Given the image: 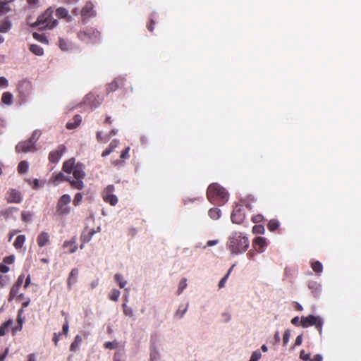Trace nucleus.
<instances>
[{"label": "nucleus", "instance_id": "f257e3e1", "mask_svg": "<svg viewBox=\"0 0 361 361\" xmlns=\"http://www.w3.org/2000/svg\"><path fill=\"white\" fill-rule=\"evenodd\" d=\"M84 166L79 163H75V159L72 158L63 163V170L67 173H73L74 180H70L71 185L78 190H82L84 188L82 179L85 177Z\"/></svg>", "mask_w": 361, "mask_h": 361}, {"label": "nucleus", "instance_id": "f03ea898", "mask_svg": "<svg viewBox=\"0 0 361 361\" xmlns=\"http://www.w3.org/2000/svg\"><path fill=\"white\" fill-rule=\"evenodd\" d=\"M228 247L233 255L245 252L249 247L248 238L241 232H234L228 238Z\"/></svg>", "mask_w": 361, "mask_h": 361}, {"label": "nucleus", "instance_id": "7ed1b4c3", "mask_svg": "<svg viewBox=\"0 0 361 361\" xmlns=\"http://www.w3.org/2000/svg\"><path fill=\"white\" fill-rule=\"evenodd\" d=\"M228 196L225 189L216 183L210 185L207 189V197L210 201L216 199L221 203H224L227 201Z\"/></svg>", "mask_w": 361, "mask_h": 361}, {"label": "nucleus", "instance_id": "20e7f679", "mask_svg": "<svg viewBox=\"0 0 361 361\" xmlns=\"http://www.w3.org/2000/svg\"><path fill=\"white\" fill-rule=\"evenodd\" d=\"M53 11L51 8L47 9L44 13L39 16L37 20L32 24V26H39L40 29H52L58 23L56 20L51 18Z\"/></svg>", "mask_w": 361, "mask_h": 361}, {"label": "nucleus", "instance_id": "39448f33", "mask_svg": "<svg viewBox=\"0 0 361 361\" xmlns=\"http://www.w3.org/2000/svg\"><path fill=\"white\" fill-rule=\"evenodd\" d=\"M300 324L303 328H307L310 326H315L319 334L322 333L323 319L319 316L309 315L306 317H302Z\"/></svg>", "mask_w": 361, "mask_h": 361}, {"label": "nucleus", "instance_id": "423d86ee", "mask_svg": "<svg viewBox=\"0 0 361 361\" xmlns=\"http://www.w3.org/2000/svg\"><path fill=\"white\" fill-rule=\"evenodd\" d=\"M71 202V196L65 194L58 200L56 205V212L60 215H67L71 211L69 204Z\"/></svg>", "mask_w": 361, "mask_h": 361}, {"label": "nucleus", "instance_id": "0eeeda50", "mask_svg": "<svg viewBox=\"0 0 361 361\" xmlns=\"http://www.w3.org/2000/svg\"><path fill=\"white\" fill-rule=\"evenodd\" d=\"M114 190V185H108L103 192L104 200L109 202L111 205L114 206L118 202L117 197L113 194Z\"/></svg>", "mask_w": 361, "mask_h": 361}, {"label": "nucleus", "instance_id": "6e6552de", "mask_svg": "<svg viewBox=\"0 0 361 361\" xmlns=\"http://www.w3.org/2000/svg\"><path fill=\"white\" fill-rule=\"evenodd\" d=\"M16 151L18 153H27L35 151V146L32 140L26 142H19L16 147Z\"/></svg>", "mask_w": 361, "mask_h": 361}, {"label": "nucleus", "instance_id": "1a4fd4ad", "mask_svg": "<svg viewBox=\"0 0 361 361\" xmlns=\"http://www.w3.org/2000/svg\"><path fill=\"white\" fill-rule=\"evenodd\" d=\"M6 198L8 202L20 203L22 200V195L17 190L9 189L6 193Z\"/></svg>", "mask_w": 361, "mask_h": 361}, {"label": "nucleus", "instance_id": "9d476101", "mask_svg": "<svg viewBox=\"0 0 361 361\" xmlns=\"http://www.w3.org/2000/svg\"><path fill=\"white\" fill-rule=\"evenodd\" d=\"M78 273L79 271L76 268L73 269L70 272L69 276L67 279V286L68 290H71L72 288V286L77 282Z\"/></svg>", "mask_w": 361, "mask_h": 361}, {"label": "nucleus", "instance_id": "9b49d317", "mask_svg": "<svg viewBox=\"0 0 361 361\" xmlns=\"http://www.w3.org/2000/svg\"><path fill=\"white\" fill-rule=\"evenodd\" d=\"M82 16L84 18H91L94 16V11L93 10V5L91 3H87L85 7L82 8Z\"/></svg>", "mask_w": 361, "mask_h": 361}, {"label": "nucleus", "instance_id": "f8f14e48", "mask_svg": "<svg viewBox=\"0 0 361 361\" xmlns=\"http://www.w3.org/2000/svg\"><path fill=\"white\" fill-rule=\"evenodd\" d=\"M37 241L39 247H44L49 243V235L47 232H42L37 236Z\"/></svg>", "mask_w": 361, "mask_h": 361}, {"label": "nucleus", "instance_id": "ddd939ff", "mask_svg": "<svg viewBox=\"0 0 361 361\" xmlns=\"http://www.w3.org/2000/svg\"><path fill=\"white\" fill-rule=\"evenodd\" d=\"M63 248L67 250V252L73 253L77 250V245L75 240L73 238L69 241H65L63 245Z\"/></svg>", "mask_w": 361, "mask_h": 361}, {"label": "nucleus", "instance_id": "4468645a", "mask_svg": "<svg viewBox=\"0 0 361 361\" xmlns=\"http://www.w3.org/2000/svg\"><path fill=\"white\" fill-rule=\"evenodd\" d=\"M244 218L245 216L240 212V209H235L231 214V220L234 224H240Z\"/></svg>", "mask_w": 361, "mask_h": 361}, {"label": "nucleus", "instance_id": "2eb2a0df", "mask_svg": "<svg viewBox=\"0 0 361 361\" xmlns=\"http://www.w3.org/2000/svg\"><path fill=\"white\" fill-rule=\"evenodd\" d=\"M68 180L70 182L71 179L69 178H66L62 173H59L54 176H53L51 178V181L54 185H58L59 183Z\"/></svg>", "mask_w": 361, "mask_h": 361}, {"label": "nucleus", "instance_id": "dca6fc26", "mask_svg": "<svg viewBox=\"0 0 361 361\" xmlns=\"http://www.w3.org/2000/svg\"><path fill=\"white\" fill-rule=\"evenodd\" d=\"M68 14V11L64 8L60 7L56 10V15L57 17L60 18H67V21L70 22L71 21L72 18L69 16Z\"/></svg>", "mask_w": 361, "mask_h": 361}, {"label": "nucleus", "instance_id": "f3484780", "mask_svg": "<svg viewBox=\"0 0 361 361\" xmlns=\"http://www.w3.org/2000/svg\"><path fill=\"white\" fill-rule=\"evenodd\" d=\"M308 287L314 295H318L322 290L321 285L316 281H310L308 284Z\"/></svg>", "mask_w": 361, "mask_h": 361}, {"label": "nucleus", "instance_id": "a211bd4d", "mask_svg": "<svg viewBox=\"0 0 361 361\" xmlns=\"http://www.w3.org/2000/svg\"><path fill=\"white\" fill-rule=\"evenodd\" d=\"M118 143L119 142L117 140H113L110 143L109 146L105 150L103 151L102 156L106 157V156H108L109 154H110V153L111 152H113V150L118 147Z\"/></svg>", "mask_w": 361, "mask_h": 361}, {"label": "nucleus", "instance_id": "6ab92c4d", "mask_svg": "<svg viewBox=\"0 0 361 361\" xmlns=\"http://www.w3.org/2000/svg\"><path fill=\"white\" fill-rule=\"evenodd\" d=\"M25 235H18L16 238V240L13 243V246L16 250H20L23 247L25 242Z\"/></svg>", "mask_w": 361, "mask_h": 361}, {"label": "nucleus", "instance_id": "aec40b11", "mask_svg": "<svg viewBox=\"0 0 361 361\" xmlns=\"http://www.w3.org/2000/svg\"><path fill=\"white\" fill-rule=\"evenodd\" d=\"M1 102L6 105H11L13 104V94L9 92L3 93Z\"/></svg>", "mask_w": 361, "mask_h": 361}, {"label": "nucleus", "instance_id": "412c9836", "mask_svg": "<svg viewBox=\"0 0 361 361\" xmlns=\"http://www.w3.org/2000/svg\"><path fill=\"white\" fill-rule=\"evenodd\" d=\"M114 278L115 281L118 283V286L121 288H123L126 286L127 281L123 278V276L121 274H116Z\"/></svg>", "mask_w": 361, "mask_h": 361}, {"label": "nucleus", "instance_id": "4be33fe9", "mask_svg": "<svg viewBox=\"0 0 361 361\" xmlns=\"http://www.w3.org/2000/svg\"><path fill=\"white\" fill-rule=\"evenodd\" d=\"M74 122H68L66 124L68 129L72 130L75 128L81 122V117L79 115H75L73 118Z\"/></svg>", "mask_w": 361, "mask_h": 361}, {"label": "nucleus", "instance_id": "5701e85b", "mask_svg": "<svg viewBox=\"0 0 361 361\" xmlns=\"http://www.w3.org/2000/svg\"><path fill=\"white\" fill-rule=\"evenodd\" d=\"M82 342V337L79 335H77L73 342L71 344L70 350L71 351L75 352L78 349L79 345H80Z\"/></svg>", "mask_w": 361, "mask_h": 361}, {"label": "nucleus", "instance_id": "b1692460", "mask_svg": "<svg viewBox=\"0 0 361 361\" xmlns=\"http://www.w3.org/2000/svg\"><path fill=\"white\" fill-rule=\"evenodd\" d=\"M30 51L37 56H42L44 54L43 49L37 44H31Z\"/></svg>", "mask_w": 361, "mask_h": 361}, {"label": "nucleus", "instance_id": "393cba45", "mask_svg": "<svg viewBox=\"0 0 361 361\" xmlns=\"http://www.w3.org/2000/svg\"><path fill=\"white\" fill-rule=\"evenodd\" d=\"M11 27V23L8 20H4L0 25V32L6 33Z\"/></svg>", "mask_w": 361, "mask_h": 361}, {"label": "nucleus", "instance_id": "a878e982", "mask_svg": "<svg viewBox=\"0 0 361 361\" xmlns=\"http://www.w3.org/2000/svg\"><path fill=\"white\" fill-rule=\"evenodd\" d=\"M13 324L12 320H8L0 326V336H4L8 331V327Z\"/></svg>", "mask_w": 361, "mask_h": 361}, {"label": "nucleus", "instance_id": "bb28decb", "mask_svg": "<svg viewBox=\"0 0 361 361\" xmlns=\"http://www.w3.org/2000/svg\"><path fill=\"white\" fill-rule=\"evenodd\" d=\"M209 216L212 219H218L221 216V212L219 209L213 208L209 209Z\"/></svg>", "mask_w": 361, "mask_h": 361}, {"label": "nucleus", "instance_id": "cd10ccee", "mask_svg": "<svg viewBox=\"0 0 361 361\" xmlns=\"http://www.w3.org/2000/svg\"><path fill=\"white\" fill-rule=\"evenodd\" d=\"M28 167H29L28 162H27L26 161H22L19 163V164L18 166V171L20 173H25V172H27Z\"/></svg>", "mask_w": 361, "mask_h": 361}, {"label": "nucleus", "instance_id": "c85d7f7f", "mask_svg": "<svg viewBox=\"0 0 361 361\" xmlns=\"http://www.w3.org/2000/svg\"><path fill=\"white\" fill-rule=\"evenodd\" d=\"M122 307L124 315L128 317H133L134 316L133 309L128 307L126 303L122 305Z\"/></svg>", "mask_w": 361, "mask_h": 361}, {"label": "nucleus", "instance_id": "c756f323", "mask_svg": "<svg viewBox=\"0 0 361 361\" xmlns=\"http://www.w3.org/2000/svg\"><path fill=\"white\" fill-rule=\"evenodd\" d=\"M120 295H121V292L118 290L113 289L111 290V292L109 295V298L111 300L117 301L119 298Z\"/></svg>", "mask_w": 361, "mask_h": 361}, {"label": "nucleus", "instance_id": "7c9ffc66", "mask_svg": "<svg viewBox=\"0 0 361 361\" xmlns=\"http://www.w3.org/2000/svg\"><path fill=\"white\" fill-rule=\"evenodd\" d=\"M187 286H188V284H187L186 279H182L178 284L177 294L178 295L181 294L182 292L186 288Z\"/></svg>", "mask_w": 361, "mask_h": 361}, {"label": "nucleus", "instance_id": "2f4dec72", "mask_svg": "<svg viewBox=\"0 0 361 361\" xmlns=\"http://www.w3.org/2000/svg\"><path fill=\"white\" fill-rule=\"evenodd\" d=\"M160 359V353L156 348L151 350L150 353V360L151 361H159Z\"/></svg>", "mask_w": 361, "mask_h": 361}, {"label": "nucleus", "instance_id": "473e14b6", "mask_svg": "<svg viewBox=\"0 0 361 361\" xmlns=\"http://www.w3.org/2000/svg\"><path fill=\"white\" fill-rule=\"evenodd\" d=\"M312 268L317 273H321L323 270L322 264L318 261L312 263Z\"/></svg>", "mask_w": 361, "mask_h": 361}, {"label": "nucleus", "instance_id": "72a5a7b5", "mask_svg": "<svg viewBox=\"0 0 361 361\" xmlns=\"http://www.w3.org/2000/svg\"><path fill=\"white\" fill-rule=\"evenodd\" d=\"M32 215L30 212H23L21 213L22 221L26 223L30 222L32 220Z\"/></svg>", "mask_w": 361, "mask_h": 361}, {"label": "nucleus", "instance_id": "f704fd0d", "mask_svg": "<svg viewBox=\"0 0 361 361\" xmlns=\"http://www.w3.org/2000/svg\"><path fill=\"white\" fill-rule=\"evenodd\" d=\"M255 243H256V245H257L260 248H262L265 246H267V242H266V238H263V237H257L255 240Z\"/></svg>", "mask_w": 361, "mask_h": 361}, {"label": "nucleus", "instance_id": "c9c22d12", "mask_svg": "<svg viewBox=\"0 0 361 361\" xmlns=\"http://www.w3.org/2000/svg\"><path fill=\"white\" fill-rule=\"evenodd\" d=\"M10 10V7L6 3H0V16L7 13Z\"/></svg>", "mask_w": 361, "mask_h": 361}, {"label": "nucleus", "instance_id": "e433bc0d", "mask_svg": "<svg viewBox=\"0 0 361 361\" xmlns=\"http://www.w3.org/2000/svg\"><path fill=\"white\" fill-rule=\"evenodd\" d=\"M262 354L259 350L254 351L249 361H258L261 358Z\"/></svg>", "mask_w": 361, "mask_h": 361}, {"label": "nucleus", "instance_id": "4c0bfd02", "mask_svg": "<svg viewBox=\"0 0 361 361\" xmlns=\"http://www.w3.org/2000/svg\"><path fill=\"white\" fill-rule=\"evenodd\" d=\"M279 227V223L274 220L270 221L268 224V228L270 231H274Z\"/></svg>", "mask_w": 361, "mask_h": 361}, {"label": "nucleus", "instance_id": "58836bf2", "mask_svg": "<svg viewBox=\"0 0 361 361\" xmlns=\"http://www.w3.org/2000/svg\"><path fill=\"white\" fill-rule=\"evenodd\" d=\"M82 195L81 193H77L75 194L74 199H73V204L75 206H78L80 202L82 201Z\"/></svg>", "mask_w": 361, "mask_h": 361}, {"label": "nucleus", "instance_id": "ea45409f", "mask_svg": "<svg viewBox=\"0 0 361 361\" xmlns=\"http://www.w3.org/2000/svg\"><path fill=\"white\" fill-rule=\"evenodd\" d=\"M252 232L254 233H261V234H262L264 232V228L262 226H260V225L255 226L252 228Z\"/></svg>", "mask_w": 361, "mask_h": 361}, {"label": "nucleus", "instance_id": "a19ab883", "mask_svg": "<svg viewBox=\"0 0 361 361\" xmlns=\"http://www.w3.org/2000/svg\"><path fill=\"white\" fill-rule=\"evenodd\" d=\"M290 336V330H288V329L286 330L284 332V334H283V341L284 345H286L288 342Z\"/></svg>", "mask_w": 361, "mask_h": 361}, {"label": "nucleus", "instance_id": "79ce46f5", "mask_svg": "<svg viewBox=\"0 0 361 361\" xmlns=\"http://www.w3.org/2000/svg\"><path fill=\"white\" fill-rule=\"evenodd\" d=\"M8 86V81L5 77H0V87L6 88Z\"/></svg>", "mask_w": 361, "mask_h": 361}, {"label": "nucleus", "instance_id": "37998d69", "mask_svg": "<svg viewBox=\"0 0 361 361\" xmlns=\"http://www.w3.org/2000/svg\"><path fill=\"white\" fill-rule=\"evenodd\" d=\"M300 357L304 360H309L310 359V355L309 353H305L304 350H302L300 353Z\"/></svg>", "mask_w": 361, "mask_h": 361}, {"label": "nucleus", "instance_id": "c03bdc74", "mask_svg": "<svg viewBox=\"0 0 361 361\" xmlns=\"http://www.w3.org/2000/svg\"><path fill=\"white\" fill-rule=\"evenodd\" d=\"M99 283V281L98 279H94L92 280L90 283V288L91 290H93L95 288H97L98 286Z\"/></svg>", "mask_w": 361, "mask_h": 361}, {"label": "nucleus", "instance_id": "a18cd8bd", "mask_svg": "<svg viewBox=\"0 0 361 361\" xmlns=\"http://www.w3.org/2000/svg\"><path fill=\"white\" fill-rule=\"evenodd\" d=\"M19 288H20V286H18L16 285H14L12 287V288L11 290V293H10V294L12 297H14L18 294Z\"/></svg>", "mask_w": 361, "mask_h": 361}, {"label": "nucleus", "instance_id": "49530a36", "mask_svg": "<svg viewBox=\"0 0 361 361\" xmlns=\"http://www.w3.org/2000/svg\"><path fill=\"white\" fill-rule=\"evenodd\" d=\"M15 257L13 255H11L8 257H6L4 259V262L6 264H12L14 262Z\"/></svg>", "mask_w": 361, "mask_h": 361}, {"label": "nucleus", "instance_id": "de8ad7c7", "mask_svg": "<svg viewBox=\"0 0 361 361\" xmlns=\"http://www.w3.org/2000/svg\"><path fill=\"white\" fill-rule=\"evenodd\" d=\"M231 269L229 270L228 273L219 281V287L223 288L224 286L225 282L228 278V274L231 272Z\"/></svg>", "mask_w": 361, "mask_h": 361}, {"label": "nucleus", "instance_id": "09e8293b", "mask_svg": "<svg viewBox=\"0 0 361 361\" xmlns=\"http://www.w3.org/2000/svg\"><path fill=\"white\" fill-rule=\"evenodd\" d=\"M24 277L25 276L23 274L20 275L15 285L20 287L21 285L23 284Z\"/></svg>", "mask_w": 361, "mask_h": 361}, {"label": "nucleus", "instance_id": "8fccbe9b", "mask_svg": "<svg viewBox=\"0 0 361 361\" xmlns=\"http://www.w3.org/2000/svg\"><path fill=\"white\" fill-rule=\"evenodd\" d=\"M68 329H69L68 322L67 321H66L65 323L63 324V328H62L63 333L65 334L66 335H67L68 332Z\"/></svg>", "mask_w": 361, "mask_h": 361}, {"label": "nucleus", "instance_id": "3c124183", "mask_svg": "<svg viewBox=\"0 0 361 361\" xmlns=\"http://www.w3.org/2000/svg\"><path fill=\"white\" fill-rule=\"evenodd\" d=\"M130 150V147H128L121 154V157L122 159H127L128 158V152Z\"/></svg>", "mask_w": 361, "mask_h": 361}, {"label": "nucleus", "instance_id": "603ef678", "mask_svg": "<svg viewBox=\"0 0 361 361\" xmlns=\"http://www.w3.org/2000/svg\"><path fill=\"white\" fill-rule=\"evenodd\" d=\"M39 135H40V133L37 130H35L33 133L32 137L30 140H32V141L35 143L36 142V140L38 139V137H39Z\"/></svg>", "mask_w": 361, "mask_h": 361}, {"label": "nucleus", "instance_id": "864d4df0", "mask_svg": "<svg viewBox=\"0 0 361 361\" xmlns=\"http://www.w3.org/2000/svg\"><path fill=\"white\" fill-rule=\"evenodd\" d=\"M33 37H34L35 39H36L37 40H39L41 42H46L47 41L46 39L44 37L41 36L40 35H39V34H37L36 32H35L33 34Z\"/></svg>", "mask_w": 361, "mask_h": 361}, {"label": "nucleus", "instance_id": "5fc2aeb1", "mask_svg": "<svg viewBox=\"0 0 361 361\" xmlns=\"http://www.w3.org/2000/svg\"><path fill=\"white\" fill-rule=\"evenodd\" d=\"M263 219V216L262 215H257L252 217V221L255 223H259L262 221Z\"/></svg>", "mask_w": 361, "mask_h": 361}, {"label": "nucleus", "instance_id": "6e6d98bb", "mask_svg": "<svg viewBox=\"0 0 361 361\" xmlns=\"http://www.w3.org/2000/svg\"><path fill=\"white\" fill-rule=\"evenodd\" d=\"M8 271H9V268L7 266L2 264H0V272L7 273Z\"/></svg>", "mask_w": 361, "mask_h": 361}, {"label": "nucleus", "instance_id": "4d7b16f0", "mask_svg": "<svg viewBox=\"0 0 361 361\" xmlns=\"http://www.w3.org/2000/svg\"><path fill=\"white\" fill-rule=\"evenodd\" d=\"M218 243H219L218 240H210L207 241V246H209V247L214 246V245H216Z\"/></svg>", "mask_w": 361, "mask_h": 361}, {"label": "nucleus", "instance_id": "13d9d810", "mask_svg": "<svg viewBox=\"0 0 361 361\" xmlns=\"http://www.w3.org/2000/svg\"><path fill=\"white\" fill-rule=\"evenodd\" d=\"M25 86V87H29L30 86V84L29 82H27V81H23L21 82V83L18 86V89L19 91H20V87H23V86Z\"/></svg>", "mask_w": 361, "mask_h": 361}, {"label": "nucleus", "instance_id": "bf43d9fd", "mask_svg": "<svg viewBox=\"0 0 361 361\" xmlns=\"http://www.w3.org/2000/svg\"><path fill=\"white\" fill-rule=\"evenodd\" d=\"M323 357L321 355L317 354L313 357L312 359H310V361H322Z\"/></svg>", "mask_w": 361, "mask_h": 361}, {"label": "nucleus", "instance_id": "052dcab7", "mask_svg": "<svg viewBox=\"0 0 361 361\" xmlns=\"http://www.w3.org/2000/svg\"><path fill=\"white\" fill-rule=\"evenodd\" d=\"M60 335H61V334H58L56 333L54 334L53 341H54L55 345H57V344H58Z\"/></svg>", "mask_w": 361, "mask_h": 361}, {"label": "nucleus", "instance_id": "680f3d73", "mask_svg": "<svg viewBox=\"0 0 361 361\" xmlns=\"http://www.w3.org/2000/svg\"><path fill=\"white\" fill-rule=\"evenodd\" d=\"M302 341V335H299V336H297V338L295 339V345H301Z\"/></svg>", "mask_w": 361, "mask_h": 361}, {"label": "nucleus", "instance_id": "e2e57ef3", "mask_svg": "<svg viewBox=\"0 0 361 361\" xmlns=\"http://www.w3.org/2000/svg\"><path fill=\"white\" fill-rule=\"evenodd\" d=\"M291 323L293 325H298V323H299V317H295L294 318H293L292 320H291Z\"/></svg>", "mask_w": 361, "mask_h": 361}, {"label": "nucleus", "instance_id": "0e129e2a", "mask_svg": "<svg viewBox=\"0 0 361 361\" xmlns=\"http://www.w3.org/2000/svg\"><path fill=\"white\" fill-rule=\"evenodd\" d=\"M8 352V349L6 348V350H5V353L3 354V355H0V361H4L7 353Z\"/></svg>", "mask_w": 361, "mask_h": 361}, {"label": "nucleus", "instance_id": "69168bd1", "mask_svg": "<svg viewBox=\"0 0 361 361\" xmlns=\"http://www.w3.org/2000/svg\"><path fill=\"white\" fill-rule=\"evenodd\" d=\"M30 281H31V279H30V276H28L26 279H25V288H27L30 283Z\"/></svg>", "mask_w": 361, "mask_h": 361}, {"label": "nucleus", "instance_id": "338daca9", "mask_svg": "<svg viewBox=\"0 0 361 361\" xmlns=\"http://www.w3.org/2000/svg\"><path fill=\"white\" fill-rule=\"evenodd\" d=\"M105 347L106 348H114V344L111 342H107L105 343Z\"/></svg>", "mask_w": 361, "mask_h": 361}, {"label": "nucleus", "instance_id": "774afa93", "mask_svg": "<svg viewBox=\"0 0 361 361\" xmlns=\"http://www.w3.org/2000/svg\"><path fill=\"white\" fill-rule=\"evenodd\" d=\"M28 361H35V357L34 355L31 354L28 357Z\"/></svg>", "mask_w": 361, "mask_h": 361}]
</instances>
